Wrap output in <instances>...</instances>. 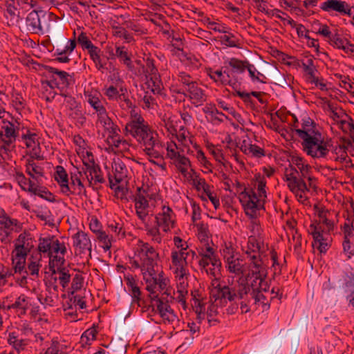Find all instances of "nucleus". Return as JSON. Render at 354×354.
Masks as SVG:
<instances>
[{
    "mask_svg": "<svg viewBox=\"0 0 354 354\" xmlns=\"http://www.w3.org/2000/svg\"><path fill=\"white\" fill-rule=\"evenodd\" d=\"M296 134L302 140L303 150L313 158H325L329 152V145L324 140L315 122L309 117L302 119L301 129Z\"/></svg>",
    "mask_w": 354,
    "mask_h": 354,
    "instance_id": "nucleus-1",
    "label": "nucleus"
},
{
    "mask_svg": "<svg viewBox=\"0 0 354 354\" xmlns=\"http://www.w3.org/2000/svg\"><path fill=\"white\" fill-rule=\"evenodd\" d=\"M222 295L223 297L227 298L230 302L239 300L242 313L249 312L250 306L252 304H266V297L262 292L251 291L248 283L244 280L235 281L228 283L227 287L224 288Z\"/></svg>",
    "mask_w": 354,
    "mask_h": 354,
    "instance_id": "nucleus-2",
    "label": "nucleus"
},
{
    "mask_svg": "<svg viewBox=\"0 0 354 354\" xmlns=\"http://www.w3.org/2000/svg\"><path fill=\"white\" fill-rule=\"evenodd\" d=\"M135 258L142 263V277L145 282L151 281L154 271L158 269L159 254L149 243L141 240L138 241L135 248Z\"/></svg>",
    "mask_w": 354,
    "mask_h": 354,
    "instance_id": "nucleus-3",
    "label": "nucleus"
},
{
    "mask_svg": "<svg viewBox=\"0 0 354 354\" xmlns=\"http://www.w3.org/2000/svg\"><path fill=\"white\" fill-rule=\"evenodd\" d=\"M38 250L41 253H47L50 260L56 263L57 266H63L66 253V248L64 243H61L54 236H48L39 239Z\"/></svg>",
    "mask_w": 354,
    "mask_h": 354,
    "instance_id": "nucleus-4",
    "label": "nucleus"
},
{
    "mask_svg": "<svg viewBox=\"0 0 354 354\" xmlns=\"http://www.w3.org/2000/svg\"><path fill=\"white\" fill-rule=\"evenodd\" d=\"M227 287V285H218L213 288L210 292V297L214 298V301L209 305L207 308L206 319L209 326H215L220 322L219 313L218 310V306H225L227 301V298H225L222 295L224 288Z\"/></svg>",
    "mask_w": 354,
    "mask_h": 354,
    "instance_id": "nucleus-5",
    "label": "nucleus"
},
{
    "mask_svg": "<svg viewBox=\"0 0 354 354\" xmlns=\"http://www.w3.org/2000/svg\"><path fill=\"white\" fill-rule=\"evenodd\" d=\"M125 129L139 142H141L153 131L143 117L136 113L134 110L131 113V120L127 123Z\"/></svg>",
    "mask_w": 354,
    "mask_h": 354,
    "instance_id": "nucleus-6",
    "label": "nucleus"
},
{
    "mask_svg": "<svg viewBox=\"0 0 354 354\" xmlns=\"http://www.w3.org/2000/svg\"><path fill=\"white\" fill-rule=\"evenodd\" d=\"M239 200L242 205L245 213L252 218H254L257 215V211L261 206V201L257 193L252 189L245 188L243 192L239 194Z\"/></svg>",
    "mask_w": 354,
    "mask_h": 354,
    "instance_id": "nucleus-7",
    "label": "nucleus"
},
{
    "mask_svg": "<svg viewBox=\"0 0 354 354\" xmlns=\"http://www.w3.org/2000/svg\"><path fill=\"white\" fill-rule=\"evenodd\" d=\"M151 281L145 282L146 290L150 293L149 297L157 295L156 293V289L157 286L160 290L163 291L162 296L166 295L167 297H169L170 299H174L172 292L174 293L173 289L169 286V279L164 277L162 271L158 272V270L154 271Z\"/></svg>",
    "mask_w": 354,
    "mask_h": 354,
    "instance_id": "nucleus-8",
    "label": "nucleus"
},
{
    "mask_svg": "<svg viewBox=\"0 0 354 354\" xmlns=\"http://www.w3.org/2000/svg\"><path fill=\"white\" fill-rule=\"evenodd\" d=\"M284 176L288 188L295 194H298V192H309L307 183L304 181V178L301 176L296 167L292 165L286 167Z\"/></svg>",
    "mask_w": 354,
    "mask_h": 354,
    "instance_id": "nucleus-9",
    "label": "nucleus"
},
{
    "mask_svg": "<svg viewBox=\"0 0 354 354\" xmlns=\"http://www.w3.org/2000/svg\"><path fill=\"white\" fill-rule=\"evenodd\" d=\"M3 125L0 128V142L3 143V148L6 150L15 143L16 138L19 136V130L24 128L17 120L15 123L3 120Z\"/></svg>",
    "mask_w": 354,
    "mask_h": 354,
    "instance_id": "nucleus-10",
    "label": "nucleus"
},
{
    "mask_svg": "<svg viewBox=\"0 0 354 354\" xmlns=\"http://www.w3.org/2000/svg\"><path fill=\"white\" fill-rule=\"evenodd\" d=\"M225 268L230 273L241 275L243 273V259L236 250L231 246H225L221 252Z\"/></svg>",
    "mask_w": 354,
    "mask_h": 354,
    "instance_id": "nucleus-11",
    "label": "nucleus"
},
{
    "mask_svg": "<svg viewBox=\"0 0 354 354\" xmlns=\"http://www.w3.org/2000/svg\"><path fill=\"white\" fill-rule=\"evenodd\" d=\"M140 143L142 145L143 151L149 158L158 159L164 154V145L154 131Z\"/></svg>",
    "mask_w": 354,
    "mask_h": 354,
    "instance_id": "nucleus-12",
    "label": "nucleus"
},
{
    "mask_svg": "<svg viewBox=\"0 0 354 354\" xmlns=\"http://www.w3.org/2000/svg\"><path fill=\"white\" fill-rule=\"evenodd\" d=\"M42 67L46 71L45 75L50 79L49 81L58 88L59 85L62 88H68L74 83L73 75L48 65Z\"/></svg>",
    "mask_w": 354,
    "mask_h": 354,
    "instance_id": "nucleus-13",
    "label": "nucleus"
},
{
    "mask_svg": "<svg viewBox=\"0 0 354 354\" xmlns=\"http://www.w3.org/2000/svg\"><path fill=\"white\" fill-rule=\"evenodd\" d=\"M247 62V59L241 60L236 57H231L226 59L223 62V73L228 79L236 82L235 87L237 86V75L243 74L245 71L247 67L245 62Z\"/></svg>",
    "mask_w": 354,
    "mask_h": 354,
    "instance_id": "nucleus-14",
    "label": "nucleus"
},
{
    "mask_svg": "<svg viewBox=\"0 0 354 354\" xmlns=\"http://www.w3.org/2000/svg\"><path fill=\"white\" fill-rule=\"evenodd\" d=\"M263 239L262 238H254V236H249L246 254L250 261V265L254 267L259 268L260 264L263 263L261 258V253L263 252Z\"/></svg>",
    "mask_w": 354,
    "mask_h": 354,
    "instance_id": "nucleus-15",
    "label": "nucleus"
},
{
    "mask_svg": "<svg viewBox=\"0 0 354 354\" xmlns=\"http://www.w3.org/2000/svg\"><path fill=\"white\" fill-rule=\"evenodd\" d=\"M155 218L157 225L165 232L170 231L175 227L176 215L169 206L163 205L161 212L156 215Z\"/></svg>",
    "mask_w": 354,
    "mask_h": 354,
    "instance_id": "nucleus-16",
    "label": "nucleus"
},
{
    "mask_svg": "<svg viewBox=\"0 0 354 354\" xmlns=\"http://www.w3.org/2000/svg\"><path fill=\"white\" fill-rule=\"evenodd\" d=\"M147 192L142 187H138L134 196L133 201L135 203L136 213L139 219L145 223L149 214V201L146 198Z\"/></svg>",
    "mask_w": 354,
    "mask_h": 354,
    "instance_id": "nucleus-17",
    "label": "nucleus"
},
{
    "mask_svg": "<svg viewBox=\"0 0 354 354\" xmlns=\"http://www.w3.org/2000/svg\"><path fill=\"white\" fill-rule=\"evenodd\" d=\"M151 299L156 301L157 311L165 323L172 324L177 320V315L168 304L169 300L164 301L165 298L158 295L151 296Z\"/></svg>",
    "mask_w": 354,
    "mask_h": 354,
    "instance_id": "nucleus-18",
    "label": "nucleus"
},
{
    "mask_svg": "<svg viewBox=\"0 0 354 354\" xmlns=\"http://www.w3.org/2000/svg\"><path fill=\"white\" fill-rule=\"evenodd\" d=\"M73 241V247L74 248L76 255H82L86 252H91L92 244L86 233L82 230H78L71 236Z\"/></svg>",
    "mask_w": 354,
    "mask_h": 354,
    "instance_id": "nucleus-19",
    "label": "nucleus"
},
{
    "mask_svg": "<svg viewBox=\"0 0 354 354\" xmlns=\"http://www.w3.org/2000/svg\"><path fill=\"white\" fill-rule=\"evenodd\" d=\"M260 267H254L250 265V268L245 279H239L238 281L244 280L248 283L251 291H256L258 290V285L260 284V280H262L266 277V273L263 263H259Z\"/></svg>",
    "mask_w": 354,
    "mask_h": 354,
    "instance_id": "nucleus-20",
    "label": "nucleus"
},
{
    "mask_svg": "<svg viewBox=\"0 0 354 354\" xmlns=\"http://www.w3.org/2000/svg\"><path fill=\"white\" fill-rule=\"evenodd\" d=\"M34 239L30 233H21L15 241V249L12 252L17 255H28L34 248Z\"/></svg>",
    "mask_w": 354,
    "mask_h": 354,
    "instance_id": "nucleus-21",
    "label": "nucleus"
},
{
    "mask_svg": "<svg viewBox=\"0 0 354 354\" xmlns=\"http://www.w3.org/2000/svg\"><path fill=\"white\" fill-rule=\"evenodd\" d=\"M177 93L183 94L185 97H187L191 103L196 107L203 105L206 101L205 91L197 83L192 84L189 88H187V93L179 90Z\"/></svg>",
    "mask_w": 354,
    "mask_h": 354,
    "instance_id": "nucleus-22",
    "label": "nucleus"
},
{
    "mask_svg": "<svg viewBox=\"0 0 354 354\" xmlns=\"http://www.w3.org/2000/svg\"><path fill=\"white\" fill-rule=\"evenodd\" d=\"M308 232L313 235L314 242L313 246L316 247L321 253H325L329 248V242L328 238L324 236L320 227L315 224H311Z\"/></svg>",
    "mask_w": 354,
    "mask_h": 354,
    "instance_id": "nucleus-23",
    "label": "nucleus"
},
{
    "mask_svg": "<svg viewBox=\"0 0 354 354\" xmlns=\"http://www.w3.org/2000/svg\"><path fill=\"white\" fill-rule=\"evenodd\" d=\"M320 8L326 12L336 11L340 14L351 16L350 6L343 1L327 0L321 4Z\"/></svg>",
    "mask_w": 354,
    "mask_h": 354,
    "instance_id": "nucleus-24",
    "label": "nucleus"
},
{
    "mask_svg": "<svg viewBox=\"0 0 354 354\" xmlns=\"http://www.w3.org/2000/svg\"><path fill=\"white\" fill-rule=\"evenodd\" d=\"M31 299L24 294L20 295L15 302L6 307L7 310H14L19 317L26 314L27 310L32 306Z\"/></svg>",
    "mask_w": 354,
    "mask_h": 354,
    "instance_id": "nucleus-25",
    "label": "nucleus"
},
{
    "mask_svg": "<svg viewBox=\"0 0 354 354\" xmlns=\"http://www.w3.org/2000/svg\"><path fill=\"white\" fill-rule=\"evenodd\" d=\"M201 244L202 245L196 248L198 256L201 257L198 260V266L200 268H205L208 266L209 261L218 257L215 253V250L209 245V243Z\"/></svg>",
    "mask_w": 354,
    "mask_h": 354,
    "instance_id": "nucleus-26",
    "label": "nucleus"
},
{
    "mask_svg": "<svg viewBox=\"0 0 354 354\" xmlns=\"http://www.w3.org/2000/svg\"><path fill=\"white\" fill-rule=\"evenodd\" d=\"M26 25L27 30L31 33L38 35L44 33L40 16L36 10H32L28 13L26 18Z\"/></svg>",
    "mask_w": 354,
    "mask_h": 354,
    "instance_id": "nucleus-27",
    "label": "nucleus"
},
{
    "mask_svg": "<svg viewBox=\"0 0 354 354\" xmlns=\"http://www.w3.org/2000/svg\"><path fill=\"white\" fill-rule=\"evenodd\" d=\"M114 55L118 59L120 64L125 66L129 71H133L134 70L132 60L133 55L125 46H116Z\"/></svg>",
    "mask_w": 354,
    "mask_h": 354,
    "instance_id": "nucleus-28",
    "label": "nucleus"
},
{
    "mask_svg": "<svg viewBox=\"0 0 354 354\" xmlns=\"http://www.w3.org/2000/svg\"><path fill=\"white\" fill-rule=\"evenodd\" d=\"M55 179L59 185L62 192L69 196L71 188H69L68 174L62 166H57Z\"/></svg>",
    "mask_w": 354,
    "mask_h": 354,
    "instance_id": "nucleus-29",
    "label": "nucleus"
},
{
    "mask_svg": "<svg viewBox=\"0 0 354 354\" xmlns=\"http://www.w3.org/2000/svg\"><path fill=\"white\" fill-rule=\"evenodd\" d=\"M221 261L217 258H214L211 261H209L208 266H205V268H200L202 272H205V273L207 275L214 277L215 278V280H213L212 286H214V288H215L219 282L218 281L216 277L219 274L220 269L221 268Z\"/></svg>",
    "mask_w": 354,
    "mask_h": 354,
    "instance_id": "nucleus-30",
    "label": "nucleus"
},
{
    "mask_svg": "<svg viewBox=\"0 0 354 354\" xmlns=\"http://www.w3.org/2000/svg\"><path fill=\"white\" fill-rule=\"evenodd\" d=\"M19 0H10L6 1V15L8 17H10V22L12 24L18 23L20 19V12L18 9L19 5Z\"/></svg>",
    "mask_w": 354,
    "mask_h": 354,
    "instance_id": "nucleus-31",
    "label": "nucleus"
},
{
    "mask_svg": "<svg viewBox=\"0 0 354 354\" xmlns=\"http://www.w3.org/2000/svg\"><path fill=\"white\" fill-rule=\"evenodd\" d=\"M289 165H292L294 167H296V169L303 177H307V174L312 172V167L300 156H292Z\"/></svg>",
    "mask_w": 354,
    "mask_h": 354,
    "instance_id": "nucleus-32",
    "label": "nucleus"
},
{
    "mask_svg": "<svg viewBox=\"0 0 354 354\" xmlns=\"http://www.w3.org/2000/svg\"><path fill=\"white\" fill-rule=\"evenodd\" d=\"M8 342L17 353L24 351L28 344V339L20 337L15 332L9 333Z\"/></svg>",
    "mask_w": 354,
    "mask_h": 354,
    "instance_id": "nucleus-33",
    "label": "nucleus"
},
{
    "mask_svg": "<svg viewBox=\"0 0 354 354\" xmlns=\"http://www.w3.org/2000/svg\"><path fill=\"white\" fill-rule=\"evenodd\" d=\"M147 81L142 86L144 91H149L153 95H158L162 90V84L157 75L150 77L147 76Z\"/></svg>",
    "mask_w": 354,
    "mask_h": 354,
    "instance_id": "nucleus-34",
    "label": "nucleus"
},
{
    "mask_svg": "<svg viewBox=\"0 0 354 354\" xmlns=\"http://www.w3.org/2000/svg\"><path fill=\"white\" fill-rule=\"evenodd\" d=\"M28 192H30L34 195H37L39 197L45 199L50 202L55 201L53 194L45 187L36 185L30 186L28 189Z\"/></svg>",
    "mask_w": 354,
    "mask_h": 354,
    "instance_id": "nucleus-35",
    "label": "nucleus"
},
{
    "mask_svg": "<svg viewBox=\"0 0 354 354\" xmlns=\"http://www.w3.org/2000/svg\"><path fill=\"white\" fill-rule=\"evenodd\" d=\"M48 19L50 23L47 26V32L53 37H57L62 32V28L57 23L59 18L53 12H49L48 14Z\"/></svg>",
    "mask_w": 354,
    "mask_h": 354,
    "instance_id": "nucleus-36",
    "label": "nucleus"
},
{
    "mask_svg": "<svg viewBox=\"0 0 354 354\" xmlns=\"http://www.w3.org/2000/svg\"><path fill=\"white\" fill-rule=\"evenodd\" d=\"M127 176V167L122 162H118L115 164V171H114V179L115 183H113V180L111 176H109V180L110 183V187L111 189L114 188V186L116 185L117 183H120L123 180V179Z\"/></svg>",
    "mask_w": 354,
    "mask_h": 354,
    "instance_id": "nucleus-37",
    "label": "nucleus"
},
{
    "mask_svg": "<svg viewBox=\"0 0 354 354\" xmlns=\"http://www.w3.org/2000/svg\"><path fill=\"white\" fill-rule=\"evenodd\" d=\"M26 172L39 183V178L44 175V169L37 165L33 160H27Z\"/></svg>",
    "mask_w": 354,
    "mask_h": 354,
    "instance_id": "nucleus-38",
    "label": "nucleus"
},
{
    "mask_svg": "<svg viewBox=\"0 0 354 354\" xmlns=\"http://www.w3.org/2000/svg\"><path fill=\"white\" fill-rule=\"evenodd\" d=\"M26 255H17V253L12 252V265L13 274L15 273H24L25 269Z\"/></svg>",
    "mask_w": 354,
    "mask_h": 354,
    "instance_id": "nucleus-39",
    "label": "nucleus"
},
{
    "mask_svg": "<svg viewBox=\"0 0 354 354\" xmlns=\"http://www.w3.org/2000/svg\"><path fill=\"white\" fill-rule=\"evenodd\" d=\"M88 102L97 113L98 121L108 115L106 109L97 97L94 95H89L88 98Z\"/></svg>",
    "mask_w": 354,
    "mask_h": 354,
    "instance_id": "nucleus-40",
    "label": "nucleus"
},
{
    "mask_svg": "<svg viewBox=\"0 0 354 354\" xmlns=\"http://www.w3.org/2000/svg\"><path fill=\"white\" fill-rule=\"evenodd\" d=\"M99 122L103 126L105 131L108 133L107 136L115 137L120 132V129L118 126L114 124L108 115L100 120Z\"/></svg>",
    "mask_w": 354,
    "mask_h": 354,
    "instance_id": "nucleus-41",
    "label": "nucleus"
},
{
    "mask_svg": "<svg viewBox=\"0 0 354 354\" xmlns=\"http://www.w3.org/2000/svg\"><path fill=\"white\" fill-rule=\"evenodd\" d=\"M11 105L15 110L20 115L22 111L25 109L26 103V100L22 97L21 94L18 92H13L11 94Z\"/></svg>",
    "mask_w": 354,
    "mask_h": 354,
    "instance_id": "nucleus-42",
    "label": "nucleus"
},
{
    "mask_svg": "<svg viewBox=\"0 0 354 354\" xmlns=\"http://www.w3.org/2000/svg\"><path fill=\"white\" fill-rule=\"evenodd\" d=\"M223 75H225L223 73V69L212 71L209 70V75L211 79L214 80L215 82H221L223 84H229L232 86L233 88H235L236 82H233L231 79H225Z\"/></svg>",
    "mask_w": 354,
    "mask_h": 354,
    "instance_id": "nucleus-43",
    "label": "nucleus"
},
{
    "mask_svg": "<svg viewBox=\"0 0 354 354\" xmlns=\"http://www.w3.org/2000/svg\"><path fill=\"white\" fill-rule=\"evenodd\" d=\"M41 85L44 88L42 93L43 97L47 102H52L56 95V92L54 90L52 82H50L49 80L42 81Z\"/></svg>",
    "mask_w": 354,
    "mask_h": 354,
    "instance_id": "nucleus-44",
    "label": "nucleus"
},
{
    "mask_svg": "<svg viewBox=\"0 0 354 354\" xmlns=\"http://www.w3.org/2000/svg\"><path fill=\"white\" fill-rule=\"evenodd\" d=\"M2 212L3 213V214H5V216H3V219L0 221V224L2 228L4 229V232L6 234V236H8L13 230V226H16L17 225L18 221L17 219H13L6 216V212L3 209H2Z\"/></svg>",
    "mask_w": 354,
    "mask_h": 354,
    "instance_id": "nucleus-45",
    "label": "nucleus"
},
{
    "mask_svg": "<svg viewBox=\"0 0 354 354\" xmlns=\"http://www.w3.org/2000/svg\"><path fill=\"white\" fill-rule=\"evenodd\" d=\"M69 188H71L70 194L77 192L80 194L84 190V186L77 174H71Z\"/></svg>",
    "mask_w": 354,
    "mask_h": 354,
    "instance_id": "nucleus-46",
    "label": "nucleus"
},
{
    "mask_svg": "<svg viewBox=\"0 0 354 354\" xmlns=\"http://www.w3.org/2000/svg\"><path fill=\"white\" fill-rule=\"evenodd\" d=\"M198 230V238L201 243H207L209 242V231L208 225L206 223H201L196 225Z\"/></svg>",
    "mask_w": 354,
    "mask_h": 354,
    "instance_id": "nucleus-47",
    "label": "nucleus"
},
{
    "mask_svg": "<svg viewBox=\"0 0 354 354\" xmlns=\"http://www.w3.org/2000/svg\"><path fill=\"white\" fill-rule=\"evenodd\" d=\"M95 235L97 240L102 243V247L103 249L105 251L109 250V249L111 248L112 235H109L103 230Z\"/></svg>",
    "mask_w": 354,
    "mask_h": 354,
    "instance_id": "nucleus-48",
    "label": "nucleus"
},
{
    "mask_svg": "<svg viewBox=\"0 0 354 354\" xmlns=\"http://www.w3.org/2000/svg\"><path fill=\"white\" fill-rule=\"evenodd\" d=\"M88 180L91 183V180H94L95 183H103L104 179L102 175V171L99 165L93 167L91 171L86 176Z\"/></svg>",
    "mask_w": 354,
    "mask_h": 354,
    "instance_id": "nucleus-49",
    "label": "nucleus"
},
{
    "mask_svg": "<svg viewBox=\"0 0 354 354\" xmlns=\"http://www.w3.org/2000/svg\"><path fill=\"white\" fill-rule=\"evenodd\" d=\"M177 293L178 295L177 296V299L179 302L182 304H185V297L187 294V286L188 283L186 281V279H183L181 281L177 280Z\"/></svg>",
    "mask_w": 354,
    "mask_h": 354,
    "instance_id": "nucleus-50",
    "label": "nucleus"
},
{
    "mask_svg": "<svg viewBox=\"0 0 354 354\" xmlns=\"http://www.w3.org/2000/svg\"><path fill=\"white\" fill-rule=\"evenodd\" d=\"M15 178L20 187L25 192H28V187L34 186L35 185L32 180L27 179L21 172H17L15 175Z\"/></svg>",
    "mask_w": 354,
    "mask_h": 354,
    "instance_id": "nucleus-51",
    "label": "nucleus"
},
{
    "mask_svg": "<svg viewBox=\"0 0 354 354\" xmlns=\"http://www.w3.org/2000/svg\"><path fill=\"white\" fill-rule=\"evenodd\" d=\"M97 333V331L96 328L93 326L88 329H87L86 331L83 333V334L81 336V343L86 345L91 344L90 342L95 340L96 339V335Z\"/></svg>",
    "mask_w": 354,
    "mask_h": 354,
    "instance_id": "nucleus-52",
    "label": "nucleus"
},
{
    "mask_svg": "<svg viewBox=\"0 0 354 354\" xmlns=\"http://www.w3.org/2000/svg\"><path fill=\"white\" fill-rule=\"evenodd\" d=\"M176 167L180 172L185 176L188 168L191 166L190 161L188 158L181 155L178 158L175 160Z\"/></svg>",
    "mask_w": 354,
    "mask_h": 354,
    "instance_id": "nucleus-53",
    "label": "nucleus"
},
{
    "mask_svg": "<svg viewBox=\"0 0 354 354\" xmlns=\"http://www.w3.org/2000/svg\"><path fill=\"white\" fill-rule=\"evenodd\" d=\"M302 68L304 71L309 75L310 81L317 77L315 75V72L316 71V69L314 66L313 59L312 58H308L306 61H303Z\"/></svg>",
    "mask_w": 354,
    "mask_h": 354,
    "instance_id": "nucleus-54",
    "label": "nucleus"
},
{
    "mask_svg": "<svg viewBox=\"0 0 354 354\" xmlns=\"http://www.w3.org/2000/svg\"><path fill=\"white\" fill-rule=\"evenodd\" d=\"M221 41L223 44L229 47H239V39L232 33L228 32L221 36Z\"/></svg>",
    "mask_w": 354,
    "mask_h": 354,
    "instance_id": "nucleus-55",
    "label": "nucleus"
},
{
    "mask_svg": "<svg viewBox=\"0 0 354 354\" xmlns=\"http://www.w3.org/2000/svg\"><path fill=\"white\" fill-rule=\"evenodd\" d=\"M40 260L37 261H31L27 267L26 270H24V273L26 274H30L33 277H38L39 276V271L41 266L40 264Z\"/></svg>",
    "mask_w": 354,
    "mask_h": 354,
    "instance_id": "nucleus-56",
    "label": "nucleus"
},
{
    "mask_svg": "<svg viewBox=\"0 0 354 354\" xmlns=\"http://www.w3.org/2000/svg\"><path fill=\"white\" fill-rule=\"evenodd\" d=\"M171 259L173 265L175 266H187V261L183 257V251L172 250Z\"/></svg>",
    "mask_w": 354,
    "mask_h": 354,
    "instance_id": "nucleus-57",
    "label": "nucleus"
},
{
    "mask_svg": "<svg viewBox=\"0 0 354 354\" xmlns=\"http://www.w3.org/2000/svg\"><path fill=\"white\" fill-rule=\"evenodd\" d=\"M203 189L204 192L206 194L207 196L209 199V201L213 204L215 209H218L220 207V202L216 194H214L209 189V185L205 183V181L203 180Z\"/></svg>",
    "mask_w": 354,
    "mask_h": 354,
    "instance_id": "nucleus-58",
    "label": "nucleus"
},
{
    "mask_svg": "<svg viewBox=\"0 0 354 354\" xmlns=\"http://www.w3.org/2000/svg\"><path fill=\"white\" fill-rule=\"evenodd\" d=\"M102 53H98L97 54L90 57L91 60L93 62L95 68L97 71H100L102 73H104L105 71L108 68L106 67V62H103L102 59Z\"/></svg>",
    "mask_w": 354,
    "mask_h": 354,
    "instance_id": "nucleus-59",
    "label": "nucleus"
},
{
    "mask_svg": "<svg viewBox=\"0 0 354 354\" xmlns=\"http://www.w3.org/2000/svg\"><path fill=\"white\" fill-rule=\"evenodd\" d=\"M37 134L35 133H31L29 130H26V133H23L21 134V138L25 141V144L27 148H31L32 147H35L37 145L36 143Z\"/></svg>",
    "mask_w": 354,
    "mask_h": 354,
    "instance_id": "nucleus-60",
    "label": "nucleus"
},
{
    "mask_svg": "<svg viewBox=\"0 0 354 354\" xmlns=\"http://www.w3.org/2000/svg\"><path fill=\"white\" fill-rule=\"evenodd\" d=\"M342 245L344 252L348 258L354 255V238L344 239Z\"/></svg>",
    "mask_w": 354,
    "mask_h": 354,
    "instance_id": "nucleus-61",
    "label": "nucleus"
},
{
    "mask_svg": "<svg viewBox=\"0 0 354 354\" xmlns=\"http://www.w3.org/2000/svg\"><path fill=\"white\" fill-rule=\"evenodd\" d=\"M328 214H330V213L324 209L319 211L318 213L319 223H324L326 225L327 230L329 232L333 228V222L328 218Z\"/></svg>",
    "mask_w": 354,
    "mask_h": 354,
    "instance_id": "nucleus-62",
    "label": "nucleus"
},
{
    "mask_svg": "<svg viewBox=\"0 0 354 354\" xmlns=\"http://www.w3.org/2000/svg\"><path fill=\"white\" fill-rule=\"evenodd\" d=\"M57 273L59 274V280L61 286L63 288H66L71 279V275L68 271L66 270L65 268H58Z\"/></svg>",
    "mask_w": 354,
    "mask_h": 354,
    "instance_id": "nucleus-63",
    "label": "nucleus"
},
{
    "mask_svg": "<svg viewBox=\"0 0 354 354\" xmlns=\"http://www.w3.org/2000/svg\"><path fill=\"white\" fill-rule=\"evenodd\" d=\"M77 42L84 50H87L94 45L92 43V41L88 39L86 34L84 32H82L77 37Z\"/></svg>",
    "mask_w": 354,
    "mask_h": 354,
    "instance_id": "nucleus-64",
    "label": "nucleus"
}]
</instances>
